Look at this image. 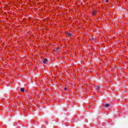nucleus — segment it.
Wrapping results in <instances>:
<instances>
[{
    "instance_id": "nucleus-5",
    "label": "nucleus",
    "mask_w": 128,
    "mask_h": 128,
    "mask_svg": "<svg viewBox=\"0 0 128 128\" xmlns=\"http://www.w3.org/2000/svg\"><path fill=\"white\" fill-rule=\"evenodd\" d=\"M108 106H110V104H105V107L106 108H108Z\"/></svg>"
},
{
    "instance_id": "nucleus-7",
    "label": "nucleus",
    "mask_w": 128,
    "mask_h": 128,
    "mask_svg": "<svg viewBox=\"0 0 128 128\" xmlns=\"http://www.w3.org/2000/svg\"><path fill=\"white\" fill-rule=\"evenodd\" d=\"M59 49H60V48H58L57 49H56V50H58Z\"/></svg>"
},
{
    "instance_id": "nucleus-2",
    "label": "nucleus",
    "mask_w": 128,
    "mask_h": 128,
    "mask_svg": "<svg viewBox=\"0 0 128 128\" xmlns=\"http://www.w3.org/2000/svg\"><path fill=\"white\" fill-rule=\"evenodd\" d=\"M46 62H48V60L46 58L44 59V60L42 61L43 64H46Z\"/></svg>"
},
{
    "instance_id": "nucleus-3",
    "label": "nucleus",
    "mask_w": 128,
    "mask_h": 128,
    "mask_svg": "<svg viewBox=\"0 0 128 128\" xmlns=\"http://www.w3.org/2000/svg\"><path fill=\"white\" fill-rule=\"evenodd\" d=\"M20 90L22 92H24V88H21Z\"/></svg>"
},
{
    "instance_id": "nucleus-4",
    "label": "nucleus",
    "mask_w": 128,
    "mask_h": 128,
    "mask_svg": "<svg viewBox=\"0 0 128 128\" xmlns=\"http://www.w3.org/2000/svg\"><path fill=\"white\" fill-rule=\"evenodd\" d=\"M96 11H93V12H92V16H94V14H96Z\"/></svg>"
},
{
    "instance_id": "nucleus-6",
    "label": "nucleus",
    "mask_w": 128,
    "mask_h": 128,
    "mask_svg": "<svg viewBox=\"0 0 128 128\" xmlns=\"http://www.w3.org/2000/svg\"><path fill=\"white\" fill-rule=\"evenodd\" d=\"M108 2V0H106V2Z\"/></svg>"
},
{
    "instance_id": "nucleus-8",
    "label": "nucleus",
    "mask_w": 128,
    "mask_h": 128,
    "mask_svg": "<svg viewBox=\"0 0 128 128\" xmlns=\"http://www.w3.org/2000/svg\"><path fill=\"white\" fill-rule=\"evenodd\" d=\"M64 90H66V87L64 88Z\"/></svg>"
},
{
    "instance_id": "nucleus-1",
    "label": "nucleus",
    "mask_w": 128,
    "mask_h": 128,
    "mask_svg": "<svg viewBox=\"0 0 128 128\" xmlns=\"http://www.w3.org/2000/svg\"><path fill=\"white\" fill-rule=\"evenodd\" d=\"M66 34H68V36H69V38H70V36H72V34H70V32H66Z\"/></svg>"
}]
</instances>
